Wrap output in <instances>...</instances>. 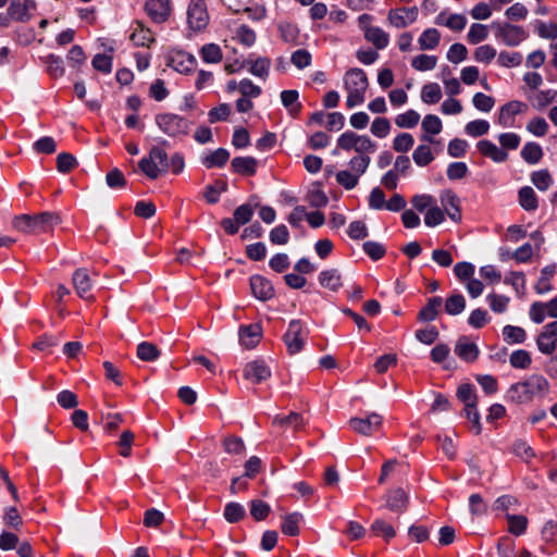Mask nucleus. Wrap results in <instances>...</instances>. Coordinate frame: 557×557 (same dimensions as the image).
<instances>
[{"mask_svg":"<svg viewBox=\"0 0 557 557\" xmlns=\"http://www.w3.org/2000/svg\"><path fill=\"white\" fill-rule=\"evenodd\" d=\"M549 393V382L541 374L529 375L525 380L512 384L507 397L515 404H528L534 398L545 397Z\"/></svg>","mask_w":557,"mask_h":557,"instance_id":"1","label":"nucleus"},{"mask_svg":"<svg viewBox=\"0 0 557 557\" xmlns=\"http://www.w3.org/2000/svg\"><path fill=\"white\" fill-rule=\"evenodd\" d=\"M344 89L347 92L346 107L352 109L366 100V92L369 88V78L362 69L354 67L348 70L343 77Z\"/></svg>","mask_w":557,"mask_h":557,"instance_id":"2","label":"nucleus"},{"mask_svg":"<svg viewBox=\"0 0 557 557\" xmlns=\"http://www.w3.org/2000/svg\"><path fill=\"white\" fill-rule=\"evenodd\" d=\"M59 222L57 214L42 212L37 215L23 214L15 216L12 221V226L22 233L40 234L50 231Z\"/></svg>","mask_w":557,"mask_h":557,"instance_id":"3","label":"nucleus"},{"mask_svg":"<svg viewBox=\"0 0 557 557\" xmlns=\"http://www.w3.org/2000/svg\"><path fill=\"white\" fill-rule=\"evenodd\" d=\"M156 125L166 136L182 140L191 128L193 123L174 113H160L154 117Z\"/></svg>","mask_w":557,"mask_h":557,"instance_id":"4","label":"nucleus"},{"mask_svg":"<svg viewBox=\"0 0 557 557\" xmlns=\"http://www.w3.org/2000/svg\"><path fill=\"white\" fill-rule=\"evenodd\" d=\"M138 166L148 178L156 180L170 170L168 153L162 147L153 146L148 156L138 162Z\"/></svg>","mask_w":557,"mask_h":557,"instance_id":"5","label":"nucleus"},{"mask_svg":"<svg viewBox=\"0 0 557 557\" xmlns=\"http://www.w3.org/2000/svg\"><path fill=\"white\" fill-rule=\"evenodd\" d=\"M307 336L308 330L305 327L301 321L292 320L286 333L284 334V343L286 345L287 351L290 355L300 352L305 347Z\"/></svg>","mask_w":557,"mask_h":557,"instance_id":"6","label":"nucleus"},{"mask_svg":"<svg viewBox=\"0 0 557 557\" xmlns=\"http://www.w3.org/2000/svg\"><path fill=\"white\" fill-rule=\"evenodd\" d=\"M187 22L191 29L202 30L209 23L205 0H191L187 10Z\"/></svg>","mask_w":557,"mask_h":557,"instance_id":"7","label":"nucleus"},{"mask_svg":"<svg viewBox=\"0 0 557 557\" xmlns=\"http://www.w3.org/2000/svg\"><path fill=\"white\" fill-rule=\"evenodd\" d=\"M383 418L376 412L368 414L366 418H351L349 420V426L356 433L364 436H370L377 432L382 425Z\"/></svg>","mask_w":557,"mask_h":557,"instance_id":"8","label":"nucleus"},{"mask_svg":"<svg viewBox=\"0 0 557 557\" xmlns=\"http://www.w3.org/2000/svg\"><path fill=\"white\" fill-rule=\"evenodd\" d=\"M528 109V104L522 101H509L499 109L497 123L505 128L513 127L516 123V116L519 114H524Z\"/></svg>","mask_w":557,"mask_h":557,"instance_id":"9","label":"nucleus"},{"mask_svg":"<svg viewBox=\"0 0 557 557\" xmlns=\"http://www.w3.org/2000/svg\"><path fill=\"white\" fill-rule=\"evenodd\" d=\"M496 36L504 45L517 47L528 38L529 34L520 25L506 23L498 28Z\"/></svg>","mask_w":557,"mask_h":557,"instance_id":"10","label":"nucleus"},{"mask_svg":"<svg viewBox=\"0 0 557 557\" xmlns=\"http://www.w3.org/2000/svg\"><path fill=\"white\" fill-rule=\"evenodd\" d=\"M419 15L417 7L392 9L387 14V22L395 28H406L413 24Z\"/></svg>","mask_w":557,"mask_h":557,"instance_id":"11","label":"nucleus"},{"mask_svg":"<svg viewBox=\"0 0 557 557\" xmlns=\"http://www.w3.org/2000/svg\"><path fill=\"white\" fill-rule=\"evenodd\" d=\"M145 12L153 23L162 24L169 20L172 13L171 0H147Z\"/></svg>","mask_w":557,"mask_h":557,"instance_id":"12","label":"nucleus"},{"mask_svg":"<svg viewBox=\"0 0 557 557\" xmlns=\"http://www.w3.org/2000/svg\"><path fill=\"white\" fill-rule=\"evenodd\" d=\"M539 350L552 355L557 348V321L546 324L536 338Z\"/></svg>","mask_w":557,"mask_h":557,"instance_id":"13","label":"nucleus"},{"mask_svg":"<svg viewBox=\"0 0 557 557\" xmlns=\"http://www.w3.org/2000/svg\"><path fill=\"white\" fill-rule=\"evenodd\" d=\"M529 315L536 324L542 323L547 317L557 319V296L547 302H533L530 306Z\"/></svg>","mask_w":557,"mask_h":557,"instance_id":"14","label":"nucleus"},{"mask_svg":"<svg viewBox=\"0 0 557 557\" xmlns=\"http://www.w3.org/2000/svg\"><path fill=\"white\" fill-rule=\"evenodd\" d=\"M440 199L444 213L454 222H459L461 220V211L458 196L453 190L445 189L441 193Z\"/></svg>","mask_w":557,"mask_h":557,"instance_id":"15","label":"nucleus"},{"mask_svg":"<svg viewBox=\"0 0 557 557\" xmlns=\"http://www.w3.org/2000/svg\"><path fill=\"white\" fill-rule=\"evenodd\" d=\"M271 376V370L262 360L248 362L244 368V377L259 384Z\"/></svg>","mask_w":557,"mask_h":557,"instance_id":"16","label":"nucleus"},{"mask_svg":"<svg viewBox=\"0 0 557 557\" xmlns=\"http://www.w3.org/2000/svg\"><path fill=\"white\" fill-rule=\"evenodd\" d=\"M250 288L252 295L262 301L269 300L274 296L273 285L269 280L261 275L250 277Z\"/></svg>","mask_w":557,"mask_h":557,"instance_id":"17","label":"nucleus"},{"mask_svg":"<svg viewBox=\"0 0 557 557\" xmlns=\"http://www.w3.org/2000/svg\"><path fill=\"white\" fill-rule=\"evenodd\" d=\"M72 282L75 292L81 298L87 300L92 298V296L90 295L92 282L86 269H77L73 273Z\"/></svg>","mask_w":557,"mask_h":557,"instance_id":"18","label":"nucleus"},{"mask_svg":"<svg viewBox=\"0 0 557 557\" xmlns=\"http://www.w3.org/2000/svg\"><path fill=\"white\" fill-rule=\"evenodd\" d=\"M421 128L423 131L421 140L429 144H434V136L442 132L443 123L437 115L426 114L422 120Z\"/></svg>","mask_w":557,"mask_h":557,"instance_id":"19","label":"nucleus"},{"mask_svg":"<svg viewBox=\"0 0 557 557\" xmlns=\"http://www.w3.org/2000/svg\"><path fill=\"white\" fill-rule=\"evenodd\" d=\"M35 0H23V2H12L8 9V14L11 18L27 22L32 17L33 11L36 10Z\"/></svg>","mask_w":557,"mask_h":557,"instance_id":"20","label":"nucleus"},{"mask_svg":"<svg viewBox=\"0 0 557 557\" xmlns=\"http://www.w3.org/2000/svg\"><path fill=\"white\" fill-rule=\"evenodd\" d=\"M476 149L482 156L490 158L496 163H503L508 159L507 151H504V149L497 147L493 141L487 139L478 141Z\"/></svg>","mask_w":557,"mask_h":557,"instance_id":"21","label":"nucleus"},{"mask_svg":"<svg viewBox=\"0 0 557 557\" xmlns=\"http://www.w3.org/2000/svg\"><path fill=\"white\" fill-rule=\"evenodd\" d=\"M455 352L460 359L473 362L478 359L480 351L478 346L468 337H460L455 346Z\"/></svg>","mask_w":557,"mask_h":557,"instance_id":"22","label":"nucleus"},{"mask_svg":"<svg viewBox=\"0 0 557 557\" xmlns=\"http://www.w3.org/2000/svg\"><path fill=\"white\" fill-rule=\"evenodd\" d=\"M261 327L258 324L245 325L239 329V341L246 348H253L260 342Z\"/></svg>","mask_w":557,"mask_h":557,"instance_id":"23","label":"nucleus"},{"mask_svg":"<svg viewBox=\"0 0 557 557\" xmlns=\"http://www.w3.org/2000/svg\"><path fill=\"white\" fill-rule=\"evenodd\" d=\"M319 283L322 287L333 292L338 290L343 286L341 273L336 269L322 271L319 274Z\"/></svg>","mask_w":557,"mask_h":557,"instance_id":"24","label":"nucleus"},{"mask_svg":"<svg viewBox=\"0 0 557 557\" xmlns=\"http://www.w3.org/2000/svg\"><path fill=\"white\" fill-rule=\"evenodd\" d=\"M231 164L238 174L253 175L256 173L257 160L253 157H236Z\"/></svg>","mask_w":557,"mask_h":557,"instance_id":"25","label":"nucleus"},{"mask_svg":"<svg viewBox=\"0 0 557 557\" xmlns=\"http://www.w3.org/2000/svg\"><path fill=\"white\" fill-rule=\"evenodd\" d=\"M364 38L380 50L386 48L389 44L388 34L377 26L368 28L367 33L364 34Z\"/></svg>","mask_w":557,"mask_h":557,"instance_id":"26","label":"nucleus"},{"mask_svg":"<svg viewBox=\"0 0 557 557\" xmlns=\"http://www.w3.org/2000/svg\"><path fill=\"white\" fill-rule=\"evenodd\" d=\"M435 24L446 26L454 32H461L467 25V18L462 14H450L448 17H444V14H440L435 18Z\"/></svg>","mask_w":557,"mask_h":557,"instance_id":"27","label":"nucleus"},{"mask_svg":"<svg viewBox=\"0 0 557 557\" xmlns=\"http://www.w3.org/2000/svg\"><path fill=\"white\" fill-rule=\"evenodd\" d=\"M232 39L246 48H250L255 45L257 35L256 32L247 25H239L235 28Z\"/></svg>","mask_w":557,"mask_h":557,"instance_id":"28","label":"nucleus"},{"mask_svg":"<svg viewBox=\"0 0 557 557\" xmlns=\"http://www.w3.org/2000/svg\"><path fill=\"white\" fill-rule=\"evenodd\" d=\"M441 41V34L436 28H426L418 39L421 50H434Z\"/></svg>","mask_w":557,"mask_h":557,"instance_id":"29","label":"nucleus"},{"mask_svg":"<svg viewBox=\"0 0 557 557\" xmlns=\"http://www.w3.org/2000/svg\"><path fill=\"white\" fill-rule=\"evenodd\" d=\"M408 496L401 488L388 493L386 505L392 511H404L407 507Z\"/></svg>","mask_w":557,"mask_h":557,"instance_id":"30","label":"nucleus"},{"mask_svg":"<svg viewBox=\"0 0 557 557\" xmlns=\"http://www.w3.org/2000/svg\"><path fill=\"white\" fill-rule=\"evenodd\" d=\"M247 64L249 65V72L265 81L269 76L270 67H271V60L264 57H260L256 60H248Z\"/></svg>","mask_w":557,"mask_h":557,"instance_id":"31","label":"nucleus"},{"mask_svg":"<svg viewBox=\"0 0 557 557\" xmlns=\"http://www.w3.org/2000/svg\"><path fill=\"white\" fill-rule=\"evenodd\" d=\"M370 531L373 535L383 537L386 542L396 535L394 527L383 519H375L370 527Z\"/></svg>","mask_w":557,"mask_h":557,"instance_id":"32","label":"nucleus"},{"mask_svg":"<svg viewBox=\"0 0 557 557\" xmlns=\"http://www.w3.org/2000/svg\"><path fill=\"white\" fill-rule=\"evenodd\" d=\"M421 100L426 104L437 103L442 99V89L437 83H428L421 88Z\"/></svg>","mask_w":557,"mask_h":557,"instance_id":"33","label":"nucleus"},{"mask_svg":"<svg viewBox=\"0 0 557 557\" xmlns=\"http://www.w3.org/2000/svg\"><path fill=\"white\" fill-rule=\"evenodd\" d=\"M273 424L283 430H287V429L292 428L297 431L304 424V419L301 418V416L299 413L290 412L286 417L276 416L273 419Z\"/></svg>","mask_w":557,"mask_h":557,"instance_id":"34","label":"nucleus"},{"mask_svg":"<svg viewBox=\"0 0 557 557\" xmlns=\"http://www.w3.org/2000/svg\"><path fill=\"white\" fill-rule=\"evenodd\" d=\"M230 158V153L224 148H218L212 153L206 156L202 159V163L206 168H221L223 166Z\"/></svg>","mask_w":557,"mask_h":557,"instance_id":"35","label":"nucleus"},{"mask_svg":"<svg viewBox=\"0 0 557 557\" xmlns=\"http://www.w3.org/2000/svg\"><path fill=\"white\" fill-rule=\"evenodd\" d=\"M519 203L527 211H534L537 209V197L533 188L524 186L519 190Z\"/></svg>","mask_w":557,"mask_h":557,"instance_id":"36","label":"nucleus"},{"mask_svg":"<svg viewBox=\"0 0 557 557\" xmlns=\"http://www.w3.org/2000/svg\"><path fill=\"white\" fill-rule=\"evenodd\" d=\"M442 306L441 297H432L428 304L420 310L419 319L421 321L430 322L436 319L438 314V308Z\"/></svg>","mask_w":557,"mask_h":557,"instance_id":"37","label":"nucleus"},{"mask_svg":"<svg viewBox=\"0 0 557 557\" xmlns=\"http://www.w3.org/2000/svg\"><path fill=\"white\" fill-rule=\"evenodd\" d=\"M302 516L299 512H293L286 515L283 518V522L281 525V530L284 534L289 536H295L299 533V522L301 521Z\"/></svg>","mask_w":557,"mask_h":557,"instance_id":"38","label":"nucleus"},{"mask_svg":"<svg viewBox=\"0 0 557 557\" xmlns=\"http://www.w3.org/2000/svg\"><path fill=\"white\" fill-rule=\"evenodd\" d=\"M131 40L140 47H149L154 41L153 35L150 29L145 28L141 23L137 24V27L131 35Z\"/></svg>","mask_w":557,"mask_h":557,"instance_id":"39","label":"nucleus"},{"mask_svg":"<svg viewBox=\"0 0 557 557\" xmlns=\"http://www.w3.org/2000/svg\"><path fill=\"white\" fill-rule=\"evenodd\" d=\"M200 57L206 63H219L223 59V53L219 45L211 42L201 47Z\"/></svg>","mask_w":557,"mask_h":557,"instance_id":"40","label":"nucleus"},{"mask_svg":"<svg viewBox=\"0 0 557 557\" xmlns=\"http://www.w3.org/2000/svg\"><path fill=\"white\" fill-rule=\"evenodd\" d=\"M298 97L299 94L297 90L290 89L281 92L282 103L292 115H297L300 112L301 104L298 102Z\"/></svg>","mask_w":557,"mask_h":557,"instance_id":"41","label":"nucleus"},{"mask_svg":"<svg viewBox=\"0 0 557 557\" xmlns=\"http://www.w3.org/2000/svg\"><path fill=\"white\" fill-rule=\"evenodd\" d=\"M503 338L507 344H521L525 341L527 333L520 326L506 325L503 329Z\"/></svg>","mask_w":557,"mask_h":557,"instance_id":"42","label":"nucleus"},{"mask_svg":"<svg viewBox=\"0 0 557 557\" xmlns=\"http://www.w3.org/2000/svg\"><path fill=\"white\" fill-rule=\"evenodd\" d=\"M557 98V90L546 89L539 90L534 94L531 101L534 108L543 109L554 102Z\"/></svg>","mask_w":557,"mask_h":557,"instance_id":"43","label":"nucleus"},{"mask_svg":"<svg viewBox=\"0 0 557 557\" xmlns=\"http://www.w3.org/2000/svg\"><path fill=\"white\" fill-rule=\"evenodd\" d=\"M223 516L227 522L236 523L244 519L246 510L239 503L231 502L225 505Z\"/></svg>","mask_w":557,"mask_h":557,"instance_id":"44","label":"nucleus"},{"mask_svg":"<svg viewBox=\"0 0 557 557\" xmlns=\"http://www.w3.org/2000/svg\"><path fill=\"white\" fill-rule=\"evenodd\" d=\"M521 157L525 162L535 164L542 159L543 151L539 144L527 143L521 150Z\"/></svg>","mask_w":557,"mask_h":557,"instance_id":"45","label":"nucleus"},{"mask_svg":"<svg viewBox=\"0 0 557 557\" xmlns=\"http://www.w3.org/2000/svg\"><path fill=\"white\" fill-rule=\"evenodd\" d=\"M412 159L418 166L429 165L434 160L431 147L429 145H419L412 153Z\"/></svg>","mask_w":557,"mask_h":557,"instance_id":"46","label":"nucleus"},{"mask_svg":"<svg viewBox=\"0 0 557 557\" xmlns=\"http://www.w3.org/2000/svg\"><path fill=\"white\" fill-rule=\"evenodd\" d=\"M420 121V114L410 109L395 117V124L400 128H413Z\"/></svg>","mask_w":557,"mask_h":557,"instance_id":"47","label":"nucleus"},{"mask_svg":"<svg viewBox=\"0 0 557 557\" xmlns=\"http://www.w3.org/2000/svg\"><path fill=\"white\" fill-rule=\"evenodd\" d=\"M555 273V267L554 265H547L545 267L542 272L539 281L536 282L534 289L537 294H546L552 290V285L549 283V278Z\"/></svg>","mask_w":557,"mask_h":557,"instance_id":"48","label":"nucleus"},{"mask_svg":"<svg viewBox=\"0 0 557 557\" xmlns=\"http://www.w3.org/2000/svg\"><path fill=\"white\" fill-rule=\"evenodd\" d=\"M160 350L149 342H143L137 346V357L143 361H154L159 358Z\"/></svg>","mask_w":557,"mask_h":557,"instance_id":"49","label":"nucleus"},{"mask_svg":"<svg viewBox=\"0 0 557 557\" xmlns=\"http://www.w3.org/2000/svg\"><path fill=\"white\" fill-rule=\"evenodd\" d=\"M466 308V299L461 294H454L445 301V311L450 315L461 313Z\"/></svg>","mask_w":557,"mask_h":557,"instance_id":"50","label":"nucleus"},{"mask_svg":"<svg viewBox=\"0 0 557 557\" xmlns=\"http://www.w3.org/2000/svg\"><path fill=\"white\" fill-rule=\"evenodd\" d=\"M522 60V54L517 51H502L497 58L498 64L508 69L521 65Z\"/></svg>","mask_w":557,"mask_h":557,"instance_id":"51","label":"nucleus"},{"mask_svg":"<svg viewBox=\"0 0 557 557\" xmlns=\"http://www.w3.org/2000/svg\"><path fill=\"white\" fill-rule=\"evenodd\" d=\"M437 64V58L434 55L419 54L411 61V66L417 71H431Z\"/></svg>","mask_w":557,"mask_h":557,"instance_id":"52","label":"nucleus"},{"mask_svg":"<svg viewBox=\"0 0 557 557\" xmlns=\"http://www.w3.org/2000/svg\"><path fill=\"white\" fill-rule=\"evenodd\" d=\"M490 123L485 120H474L466 124L465 132L471 137H480L487 134Z\"/></svg>","mask_w":557,"mask_h":557,"instance_id":"53","label":"nucleus"},{"mask_svg":"<svg viewBox=\"0 0 557 557\" xmlns=\"http://www.w3.org/2000/svg\"><path fill=\"white\" fill-rule=\"evenodd\" d=\"M488 36V28L486 25L474 23L470 26L467 34V39L470 44L476 45L485 40Z\"/></svg>","mask_w":557,"mask_h":557,"instance_id":"54","label":"nucleus"},{"mask_svg":"<svg viewBox=\"0 0 557 557\" xmlns=\"http://www.w3.org/2000/svg\"><path fill=\"white\" fill-rule=\"evenodd\" d=\"M490 308L495 313H504L509 305V297L504 295H498L496 293H491L486 297Z\"/></svg>","mask_w":557,"mask_h":557,"instance_id":"55","label":"nucleus"},{"mask_svg":"<svg viewBox=\"0 0 557 557\" xmlns=\"http://www.w3.org/2000/svg\"><path fill=\"white\" fill-rule=\"evenodd\" d=\"M509 362L512 368L528 369L532 362V359L527 350L518 349L510 355Z\"/></svg>","mask_w":557,"mask_h":557,"instance_id":"56","label":"nucleus"},{"mask_svg":"<svg viewBox=\"0 0 557 557\" xmlns=\"http://www.w3.org/2000/svg\"><path fill=\"white\" fill-rule=\"evenodd\" d=\"M392 125L386 117H376L371 124V134L377 138H385L391 133Z\"/></svg>","mask_w":557,"mask_h":557,"instance_id":"57","label":"nucleus"},{"mask_svg":"<svg viewBox=\"0 0 557 557\" xmlns=\"http://www.w3.org/2000/svg\"><path fill=\"white\" fill-rule=\"evenodd\" d=\"M445 221L444 211L435 203L429 210H426L424 215V223L429 227H434L440 225Z\"/></svg>","mask_w":557,"mask_h":557,"instance_id":"58","label":"nucleus"},{"mask_svg":"<svg viewBox=\"0 0 557 557\" xmlns=\"http://www.w3.org/2000/svg\"><path fill=\"white\" fill-rule=\"evenodd\" d=\"M92 67L103 74H110L112 71V55L108 53H97L91 61Z\"/></svg>","mask_w":557,"mask_h":557,"instance_id":"59","label":"nucleus"},{"mask_svg":"<svg viewBox=\"0 0 557 557\" xmlns=\"http://www.w3.org/2000/svg\"><path fill=\"white\" fill-rule=\"evenodd\" d=\"M508 529L515 535H521L525 532L528 519L524 516L508 515Z\"/></svg>","mask_w":557,"mask_h":557,"instance_id":"60","label":"nucleus"},{"mask_svg":"<svg viewBox=\"0 0 557 557\" xmlns=\"http://www.w3.org/2000/svg\"><path fill=\"white\" fill-rule=\"evenodd\" d=\"M414 144V138L409 133H401L397 135L393 140V149L397 152L409 151Z\"/></svg>","mask_w":557,"mask_h":557,"instance_id":"61","label":"nucleus"},{"mask_svg":"<svg viewBox=\"0 0 557 557\" xmlns=\"http://www.w3.org/2000/svg\"><path fill=\"white\" fill-rule=\"evenodd\" d=\"M512 451L525 462H530L535 457L533 448L527 442L521 440L515 442Z\"/></svg>","mask_w":557,"mask_h":557,"instance_id":"62","label":"nucleus"},{"mask_svg":"<svg viewBox=\"0 0 557 557\" xmlns=\"http://www.w3.org/2000/svg\"><path fill=\"white\" fill-rule=\"evenodd\" d=\"M548 123L545 121V119L540 116L531 119L527 124V131L537 137L545 136L548 132Z\"/></svg>","mask_w":557,"mask_h":557,"instance_id":"63","label":"nucleus"},{"mask_svg":"<svg viewBox=\"0 0 557 557\" xmlns=\"http://www.w3.org/2000/svg\"><path fill=\"white\" fill-rule=\"evenodd\" d=\"M536 33L543 39H555L557 37V23L539 21L536 24Z\"/></svg>","mask_w":557,"mask_h":557,"instance_id":"64","label":"nucleus"}]
</instances>
